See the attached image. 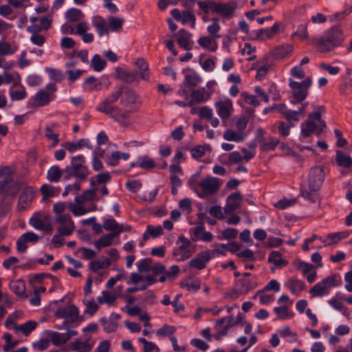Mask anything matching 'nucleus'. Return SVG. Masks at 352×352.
Returning a JSON list of instances; mask_svg holds the SVG:
<instances>
[{
  "label": "nucleus",
  "instance_id": "50",
  "mask_svg": "<svg viewBox=\"0 0 352 352\" xmlns=\"http://www.w3.org/2000/svg\"><path fill=\"white\" fill-rule=\"evenodd\" d=\"M62 170L58 165L51 166L47 173V178L51 182H58L62 176Z\"/></svg>",
  "mask_w": 352,
  "mask_h": 352
},
{
  "label": "nucleus",
  "instance_id": "62",
  "mask_svg": "<svg viewBox=\"0 0 352 352\" xmlns=\"http://www.w3.org/2000/svg\"><path fill=\"white\" fill-rule=\"evenodd\" d=\"M10 287V289L18 296H22L25 292V283L21 280L11 281Z\"/></svg>",
  "mask_w": 352,
  "mask_h": 352
},
{
  "label": "nucleus",
  "instance_id": "5",
  "mask_svg": "<svg viewBox=\"0 0 352 352\" xmlns=\"http://www.w3.org/2000/svg\"><path fill=\"white\" fill-rule=\"evenodd\" d=\"M325 112L323 106L317 107L314 111L309 114V118L300 125L301 135L305 138L309 136L317 129L320 130L325 127V122L321 119V116Z\"/></svg>",
  "mask_w": 352,
  "mask_h": 352
},
{
  "label": "nucleus",
  "instance_id": "57",
  "mask_svg": "<svg viewBox=\"0 0 352 352\" xmlns=\"http://www.w3.org/2000/svg\"><path fill=\"white\" fill-rule=\"evenodd\" d=\"M73 221H60L58 227V233L60 236H69L74 230Z\"/></svg>",
  "mask_w": 352,
  "mask_h": 352
},
{
  "label": "nucleus",
  "instance_id": "14",
  "mask_svg": "<svg viewBox=\"0 0 352 352\" xmlns=\"http://www.w3.org/2000/svg\"><path fill=\"white\" fill-rule=\"evenodd\" d=\"M177 243H181V244L174 250L173 255L177 257L179 261H185L190 258L192 254L190 249L192 245L190 241L183 236H180L178 238Z\"/></svg>",
  "mask_w": 352,
  "mask_h": 352
},
{
  "label": "nucleus",
  "instance_id": "9",
  "mask_svg": "<svg viewBox=\"0 0 352 352\" xmlns=\"http://www.w3.org/2000/svg\"><path fill=\"white\" fill-rule=\"evenodd\" d=\"M71 169L73 175L80 180L85 179L90 173L82 155H77L72 157Z\"/></svg>",
  "mask_w": 352,
  "mask_h": 352
},
{
  "label": "nucleus",
  "instance_id": "21",
  "mask_svg": "<svg viewBox=\"0 0 352 352\" xmlns=\"http://www.w3.org/2000/svg\"><path fill=\"white\" fill-rule=\"evenodd\" d=\"M170 14L177 21L181 22L183 25L192 23V25H195V16L190 11L183 10L180 12L179 9L174 8L170 11Z\"/></svg>",
  "mask_w": 352,
  "mask_h": 352
},
{
  "label": "nucleus",
  "instance_id": "37",
  "mask_svg": "<svg viewBox=\"0 0 352 352\" xmlns=\"http://www.w3.org/2000/svg\"><path fill=\"white\" fill-rule=\"evenodd\" d=\"M246 136L247 134L244 131H234L232 129L225 131L223 135L224 140L235 142H243L245 139Z\"/></svg>",
  "mask_w": 352,
  "mask_h": 352
},
{
  "label": "nucleus",
  "instance_id": "52",
  "mask_svg": "<svg viewBox=\"0 0 352 352\" xmlns=\"http://www.w3.org/2000/svg\"><path fill=\"white\" fill-rule=\"evenodd\" d=\"M118 298V296L111 294L109 291H103L102 295L98 297L99 304H107L108 305H113Z\"/></svg>",
  "mask_w": 352,
  "mask_h": 352
},
{
  "label": "nucleus",
  "instance_id": "12",
  "mask_svg": "<svg viewBox=\"0 0 352 352\" xmlns=\"http://www.w3.org/2000/svg\"><path fill=\"white\" fill-rule=\"evenodd\" d=\"M54 316L58 318H64L65 319V322H63V324L57 327L58 329H64L66 323H73L76 322L78 318V310L77 307L74 305H68L63 308H58Z\"/></svg>",
  "mask_w": 352,
  "mask_h": 352
},
{
  "label": "nucleus",
  "instance_id": "38",
  "mask_svg": "<svg viewBox=\"0 0 352 352\" xmlns=\"http://www.w3.org/2000/svg\"><path fill=\"white\" fill-rule=\"evenodd\" d=\"M94 346V343L90 340L86 341L77 340L71 344V349L73 351L78 352H89Z\"/></svg>",
  "mask_w": 352,
  "mask_h": 352
},
{
  "label": "nucleus",
  "instance_id": "58",
  "mask_svg": "<svg viewBox=\"0 0 352 352\" xmlns=\"http://www.w3.org/2000/svg\"><path fill=\"white\" fill-rule=\"evenodd\" d=\"M48 336L52 342L56 346L65 344L68 341V337L65 333L50 331Z\"/></svg>",
  "mask_w": 352,
  "mask_h": 352
},
{
  "label": "nucleus",
  "instance_id": "7",
  "mask_svg": "<svg viewBox=\"0 0 352 352\" xmlns=\"http://www.w3.org/2000/svg\"><path fill=\"white\" fill-rule=\"evenodd\" d=\"M20 188V184L12 180L11 168L8 166L0 167V193L5 191L8 195L14 196Z\"/></svg>",
  "mask_w": 352,
  "mask_h": 352
},
{
  "label": "nucleus",
  "instance_id": "33",
  "mask_svg": "<svg viewBox=\"0 0 352 352\" xmlns=\"http://www.w3.org/2000/svg\"><path fill=\"white\" fill-rule=\"evenodd\" d=\"M78 199H81L88 206L94 205L92 202L100 200V197L97 195V191L94 187L86 190L81 195H77Z\"/></svg>",
  "mask_w": 352,
  "mask_h": 352
},
{
  "label": "nucleus",
  "instance_id": "35",
  "mask_svg": "<svg viewBox=\"0 0 352 352\" xmlns=\"http://www.w3.org/2000/svg\"><path fill=\"white\" fill-rule=\"evenodd\" d=\"M285 286L289 288L292 294L297 295L305 289V283L302 280L295 278H289L286 282Z\"/></svg>",
  "mask_w": 352,
  "mask_h": 352
},
{
  "label": "nucleus",
  "instance_id": "30",
  "mask_svg": "<svg viewBox=\"0 0 352 352\" xmlns=\"http://www.w3.org/2000/svg\"><path fill=\"white\" fill-rule=\"evenodd\" d=\"M236 285L238 288V293L243 295L256 288L257 283L252 279L241 278L238 280Z\"/></svg>",
  "mask_w": 352,
  "mask_h": 352
},
{
  "label": "nucleus",
  "instance_id": "64",
  "mask_svg": "<svg viewBox=\"0 0 352 352\" xmlns=\"http://www.w3.org/2000/svg\"><path fill=\"white\" fill-rule=\"evenodd\" d=\"M138 341L143 344L144 352H160V348L155 343L148 341L144 338H140Z\"/></svg>",
  "mask_w": 352,
  "mask_h": 352
},
{
  "label": "nucleus",
  "instance_id": "39",
  "mask_svg": "<svg viewBox=\"0 0 352 352\" xmlns=\"http://www.w3.org/2000/svg\"><path fill=\"white\" fill-rule=\"evenodd\" d=\"M267 261L274 263L275 267H283L288 264V261L282 258L281 254L278 251H272L267 258Z\"/></svg>",
  "mask_w": 352,
  "mask_h": 352
},
{
  "label": "nucleus",
  "instance_id": "19",
  "mask_svg": "<svg viewBox=\"0 0 352 352\" xmlns=\"http://www.w3.org/2000/svg\"><path fill=\"white\" fill-rule=\"evenodd\" d=\"M36 190L31 186L25 187L20 195L18 201V209L25 210L30 207L35 195Z\"/></svg>",
  "mask_w": 352,
  "mask_h": 352
},
{
  "label": "nucleus",
  "instance_id": "24",
  "mask_svg": "<svg viewBox=\"0 0 352 352\" xmlns=\"http://www.w3.org/2000/svg\"><path fill=\"white\" fill-rule=\"evenodd\" d=\"M59 124L58 123H52L45 127V135L52 142L50 146V148L55 147L59 143V133L57 130Z\"/></svg>",
  "mask_w": 352,
  "mask_h": 352
},
{
  "label": "nucleus",
  "instance_id": "53",
  "mask_svg": "<svg viewBox=\"0 0 352 352\" xmlns=\"http://www.w3.org/2000/svg\"><path fill=\"white\" fill-rule=\"evenodd\" d=\"M163 233V228L162 226H158L154 227L151 225L147 226L146 231L143 235V241L148 240L151 236L156 238L162 235Z\"/></svg>",
  "mask_w": 352,
  "mask_h": 352
},
{
  "label": "nucleus",
  "instance_id": "18",
  "mask_svg": "<svg viewBox=\"0 0 352 352\" xmlns=\"http://www.w3.org/2000/svg\"><path fill=\"white\" fill-rule=\"evenodd\" d=\"M236 8V3L235 1H230L227 3H217L216 14L220 16L223 19H231L234 15Z\"/></svg>",
  "mask_w": 352,
  "mask_h": 352
},
{
  "label": "nucleus",
  "instance_id": "6",
  "mask_svg": "<svg viewBox=\"0 0 352 352\" xmlns=\"http://www.w3.org/2000/svg\"><path fill=\"white\" fill-rule=\"evenodd\" d=\"M311 84L312 80L309 76L306 77L301 82H297L293 78H289L288 85L294 98L291 102L295 104L296 102L304 101L308 96V91Z\"/></svg>",
  "mask_w": 352,
  "mask_h": 352
},
{
  "label": "nucleus",
  "instance_id": "26",
  "mask_svg": "<svg viewBox=\"0 0 352 352\" xmlns=\"http://www.w3.org/2000/svg\"><path fill=\"white\" fill-rule=\"evenodd\" d=\"M169 171L171 184L175 186H182L181 177L184 175V172L181 166L179 164H171L169 166Z\"/></svg>",
  "mask_w": 352,
  "mask_h": 352
},
{
  "label": "nucleus",
  "instance_id": "31",
  "mask_svg": "<svg viewBox=\"0 0 352 352\" xmlns=\"http://www.w3.org/2000/svg\"><path fill=\"white\" fill-rule=\"evenodd\" d=\"M190 100L191 102H193V105L196 103L206 102L210 99L209 94H206V88L204 87H200L192 90L190 93Z\"/></svg>",
  "mask_w": 352,
  "mask_h": 352
},
{
  "label": "nucleus",
  "instance_id": "27",
  "mask_svg": "<svg viewBox=\"0 0 352 352\" xmlns=\"http://www.w3.org/2000/svg\"><path fill=\"white\" fill-rule=\"evenodd\" d=\"M177 43L180 47L186 50H190L192 48V41L191 40L192 34L185 30H179L176 34Z\"/></svg>",
  "mask_w": 352,
  "mask_h": 352
},
{
  "label": "nucleus",
  "instance_id": "43",
  "mask_svg": "<svg viewBox=\"0 0 352 352\" xmlns=\"http://www.w3.org/2000/svg\"><path fill=\"white\" fill-rule=\"evenodd\" d=\"M90 66L94 72H101L106 67L107 63L99 54H96L91 60Z\"/></svg>",
  "mask_w": 352,
  "mask_h": 352
},
{
  "label": "nucleus",
  "instance_id": "61",
  "mask_svg": "<svg viewBox=\"0 0 352 352\" xmlns=\"http://www.w3.org/2000/svg\"><path fill=\"white\" fill-rule=\"evenodd\" d=\"M111 178V176L109 173H100L96 175L95 179L94 177L90 179V185L91 187H94L96 184H105L109 182Z\"/></svg>",
  "mask_w": 352,
  "mask_h": 352
},
{
  "label": "nucleus",
  "instance_id": "1",
  "mask_svg": "<svg viewBox=\"0 0 352 352\" xmlns=\"http://www.w3.org/2000/svg\"><path fill=\"white\" fill-rule=\"evenodd\" d=\"M199 173L190 176L188 180L190 188L201 199H205L215 194L221 185V179L212 176H207L199 179Z\"/></svg>",
  "mask_w": 352,
  "mask_h": 352
},
{
  "label": "nucleus",
  "instance_id": "60",
  "mask_svg": "<svg viewBox=\"0 0 352 352\" xmlns=\"http://www.w3.org/2000/svg\"><path fill=\"white\" fill-rule=\"evenodd\" d=\"M285 116L291 126H294L298 120L302 118L300 116V111L297 110H287L285 111Z\"/></svg>",
  "mask_w": 352,
  "mask_h": 352
},
{
  "label": "nucleus",
  "instance_id": "29",
  "mask_svg": "<svg viewBox=\"0 0 352 352\" xmlns=\"http://www.w3.org/2000/svg\"><path fill=\"white\" fill-rule=\"evenodd\" d=\"M132 166H138L143 170H151L156 167V164L153 158L148 155H140L137 161L131 164Z\"/></svg>",
  "mask_w": 352,
  "mask_h": 352
},
{
  "label": "nucleus",
  "instance_id": "25",
  "mask_svg": "<svg viewBox=\"0 0 352 352\" xmlns=\"http://www.w3.org/2000/svg\"><path fill=\"white\" fill-rule=\"evenodd\" d=\"M217 38L211 36H201L197 40V43L204 50L214 52L219 47Z\"/></svg>",
  "mask_w": 352,
  "mask_h": 352
},
{
  "label": "nucleus",
  "instance_id": "17",
  "mask_svg": "<svg viewBox=\"0 0 352 352\" xmlns=\"http://www.w3.org/2000/svg\"><path fill=\"white\" fill-rule=\"evenodd\" d=\"M216 250H207L199 253L190 263L189 266L197 270H203L206 267V263L214 256Z\"/></svg>",
  "mask_w": 352,
  "mask_h": 352
},
{
  "label": "nucleus",
  "instance_id": "8",
  "mask_svg": "<svg viewBox=\"0 0 352 352\" xmlns=\"http://www.w3.org/2000/svg\"><path fill=\"white\" fill-rule=\"evenodd\" d=\"M57 86L55 83H47L43 89H40L33 96L34 103L37 106L43 107L54 100L56 98Z\"/></svg>",
  "mask_w": 352,
  "mask_h": 352
},
{
  "label": "nucleus",
  "instance_id": "46",
  "mask_svg": "<svg viewBox=\"0 0 352 352\" xmlns=\"http://www.w3.org/2000/svg\"><path fill=\"white\" fill-rule=\"evenodd\" d=\"M45 71L47 73L50 79L52 81L61 82L65 79V75L60 69L52 67H45Z\"/></svg>",
  "mask_w": 352,
  "mask_h": 352
},
{
  "label": "nucleus",
  "instance_id": "11",
  "mask_svg": "<svg viewBox=\"0 0 352 352\" xmlns=\"http://www.w3.org/2000/svg\"><path fill=\"white\" fill-rule=\"evenodd\" d=\"M336 276H329L321 282L316 283L310 290L309 293L313 297L327 295L331 287L336 286Z\"/></svg>",
  "mask_w": 352,
  "mask_h": 352
},
{
  "label": "nucleus",
  "instance_id": "40",
  "mask_svg": "<svg viewBox=\"0 0 352 352\" xmlns=\"http://www.w3.org/2000/svg\"><path fill=\"white\" fill-rule=\"evenodd\" d=\"M135 65L139 70L138 75L141 80H148L149 78V69L148 66L144 59L140 58L135 61Z\"/></svg>",
  "mask_w": 352,
  "mask_h": 352
},
{
  "label": "nucleus",
  "instance_id": "28",
  "mask_svg": "<svg viewBox=\"0 0 352 352\" xmlns=\"http://www.w3.org/2000/svg\"><path fill=\"white\" fill-rule=\"evenodd\" d=\"M281 24L274 23L270 28L259 29L256 32V36L261 40H267L273 38L278 32Z\"/></svg>",
  "mask_w": 352,
  "mask_h": 352
},
{
  "label": "nucleus",
  "instance_id": "51",
  "mask_svg": "<svg viewBox=\"0 0 352 352\" xmlns=\"http://www.w3.org/2000/svg\"><path fill=\"white\" fill-rule=\"evenodd\" d=\"M336 162L340 166L348 168L352 164V159L341 151H336Z\"/></svg>",
  "mask_w": 352,
  "mask_h": 352
},
{
  "label": "nucleus",
  "instance_id": "59",
  "mask_svg": "<svg viewBox=\"0 0 352 352\" xmlns=\"http://www.w3.org/2000/svg\"><path fill=\"white\" fill-rule=\"evenodd\" d=\"M9 94L12 100H21L27 96V93L24 87H21L17 89H14L11 87L9 90Z\"/></svg>",
  "mask_w": 352,
  "mask_h": 352
},
{
  "label": "nucleus",
  "instance_id": "23",
  "mask_svg": "<svg viewBox=\"0 0 352 352\" xmlns=\"http://www.w3.org/2000/svg\"><path fill=\"white\" fill-rule=\"evenodd\" d=\"M242 201V196L239 192L230 194L226 199V204L224 207L226 213H232L236 210Z\"/></svg>",
  "mask_w": 352,
  "mask_h": 352
},
{
  "label": "nucleus",
  "instance_id": "3",
  "mask_svg": "<svg viewBox=\"0 0 352 352\" xmlns=\"http://www.w3.org/2000/svg\"><path fill=\"white\" fill-rule=\"evenodd\" d=\"M343 40L342 28L340 26H333L325 31L318 38L317 47L322 52H329L340 46Z\"/></svg>",
  "mask_w": 352,
  "mask_h": 352
},
{
  "label": "nucleus",
  "instance_id": "20",
  "mask_svg": "<svg viewBox=\"0 0 352 352\" xmlns=\"http://www.w3.org/2000/svg\"><path fill=\"white\" fill-rule=\"evenodd\" d=\"M91 24L95 28L99 37L108 36L109 25L104 18L100 15H94L91 19Z\"/></svg>",
  "mask_w": 352,
  "mask_h": 352
},
{
  "label": "nucleus",
  "instance_id": "15",
  "mask_svg": "<svg viewBox=\"0 0 352 352\" xmlns=\"http://www.w3.org/2000/svg\"><path fill=\"white\" fill-rule=\"evenodd\" d=\"M68 208L74 216L77 217L96 210V207L95 205L88 206L81 199H78V197L76 196L74 201L69 204Z\"/></svg>",
  "mask_w": 352,
  "mask_h": 352
},
{
  "label": "nucleus",
  "instance_id": "16",
  "mask_svg": "<svg viewBox=\"0 0 352 352\" xmlns=\"http://www.w3.org/2000/svg\"><path fill=\"white\" fill-rule=\"evenodd\" d=\"M85 89L89 91H98L102 88H108L109 81L105 76H102L97 78L94 76H89L87 78L85 82Z\"/></svg>",
  "mask_w": 352,
  "mask_h": 352
},
{
  "label": "nucleus",
  "instance_id": "56",
  "mask_svg": "<svg viewBox=\"0 0 352 352\" xmlns=\"http://www.w3.org/2000/svg\"><path fill=\"white\" fill-rule=\"evenodd\" d=\"M100 321L104 331L108 333L116 331L118 328V322L115 320L103 317L100 318Z\"/></svg>",
  "mask_w": 352,
  "mask_h": 352
},
{
  "label": "nucleus",
  "instance_id": "44",
  "mask_svg": "<svg viewBox=\"0 0 352 352\" xmlns=\"http://www.w3.org/2000/svg\"><path fill=\"white\" fill-rule=\"evenodd\" d=\"M294 51V47L291 44H285L277 47L274 50V56L277 58H285L289 56Z\"/></svg>",
  "mask_w": 352,
  "mask_h": 352
},
{
  "label": "nucleus",
  "instance_id": "55",
  "mask_svg": "<svg viewBox=\"0 0 352 352\" xmlns=\"http://www.w3.org/2000/svg\"><path fill=\"white\" fill-rule=\"evenodd\" d=\"M124 19L120 17L111 16L109 18V32H119L122 27Z\"/></svg>",
  "mask_w": 352,
  "mask_h": 352
},
{
  "label": "nucleus",
  "instance_id": "42",
  "mask_svg": "<svg viewBox=\"0 0 352 352\" xmlns=\"http://www.w3.org/2000/svg\"><path fill=\"white\" fill-rule=\"evenodd\" d=\"M18 50L14 44H11L3 40L0 41V56H6L14 54Z\"/></svg>",
  "mask_w": 352,
  "mask_h": 352
},
{
  "label": "nucleus",
  "instance_id": "63",
  "mask_svg": "<svg viewBox=\"0 0 352 352\" xmlns=\"http://www.w3.org/2000/svg\"><path fill=\"white\" fill-rule=\"evenodd\" d=\"M179 208L184 215H188L192 212V201L188 198H184L179 201Z\"/></svg>",
  "mask_w": 352,
  "mask_h": 352
},
{
  "label": "nucleus",
  "instance_id": "45",
  "mask_svg": "<svg viewBox=\"0 0 352 352\" xmlns=\"http://www.w3.org/2000/svg\"><path fill=\"white\" fill-rule=\"evenodd\" d=\"M37 326V322L32 320H29L21 325H16L14 331L16 332L21 331L25 336H28L32 331H33Z\"/></svg>",
  "mask_w": 352,
  "mask_h": 352
},
{
  "label": "nucleus",
  "instance_id": "32",
  "mask_svg": "<svg viewBox=\"0 0 352 352\" xmlns=\"http://www.w3.org/2000/svg\"><path fill=\"white\" fill-rule=\"evenodd\" d=\"M203 82L202 78L194 70L188 69L184 74V85L195 87Z\"/></svg>",
  "mask_w": 352,
  "mask_h": 352
},
{
  "label": "nucleus",
  "instance_id": "13",
  "mask_svg": "<svg viewBox=\"0 0 352 352\" xmlns=\"http://www.w3.org/2000/svg\"><path fill=\"white\" fill-rule=\"evenodd\" d=\"M214 106L217 115L222 119H228L234 111L233 102L227 96H222L217 100Z\"/></svg>",
  "mask_w": 352,
  "mask_h": 352
},
{
  "label": "nucleus",
  "instance_id": "47",
  "mask_svg": "<svg viewBox=\"0 0 352 352\" xmlns=\"http://www.w3.org/2000/svg\"><path fill=\"white\" fill-rule=\"evenodd\" d=\"M103 228L111 231L110 234L116 236L123 232V225L118 223L117 221H104Z\"/></svg>",
  "mask_w": 352,
  "mask_h": 352
},
{
  "label": "nucleus",
  "instance_id": "10",
  "mask_svg": "<svg viewBox=\"0 0 352 352\" xmlns=\"http://www.w3.org/2000/svg\"><path fill=\"white\" fill-rule=\"evenodd\" d=\"M120 103L122 107L129 108V109L123 110V111H129L130 116L132 117L131 113L139 109L141 105V100L135 91L127 89L124 92L122 91Z\"/></svg>",
  "mask_w": 352,
  "mask_h": 352
},
{
  "label": "nucleus",
  "instance_id": "22",
  "mask_svg": "<svg viewBox=\"0 0 352 352\" xmlns=\"http://www.w3.org/2000/svg\"><path fill=\"white\" fill-rule=\"evenodd\" d=\"M190 233L192 234L191 239L194 241L200 240L205 242H210L213 239L212 234L210 232L205 231L203 225L190 229Z\"/></svg>",
  "mask_w": 352,
  "mask_h": 352
},
{
  "label": "nucleus",
  "instance_id": "2",
  "mask_svg": "<svg viewBox=\"0 0 352 352\" xmlns=\"http://www.w3.org/2000/svg\"><path fill=\"white\" fill-rule=\"evenodd\" d=\"M96 110L112 118L122 128H129L133 124V119L129 111H123L120 107L112 104L106 98L98 103Z\"/></svg>",
  "mask_w": 352,
  "mask_h": 352
},
{
  "label": "nucleus",
  "instance_id": "49",
  "mask_svg": "<svg viewBox=\"0 0 352 352\" xmlns=\"http://www.w3.org/2000/svg\"><path fill=\"white\" fill-rule=\"evenodd\" d=\"M206 29L209 36H213L217 39L221 37L219 34L221 25L218 18H213L211 21V23L207 26Z\"/></svg>",
  "mask_w": 352,
  "mask_h": 352
},
{
  "label": "nucleus",
  "instance_id": "48",
  "mask_svg": "<svg viewBox=\"0 0 352 352\" xmlns=\"http://www.w3.org/2000/svg\"><path fill=\"white\" fill-rule=\"evenodd\" d=\"M40 190L43 196V199L54 197L58 195L60 193V188L54 187L51 184H43L41 186Z\"/></svg>",
  "mask_w": 352,
  "mask_h": 352
},
{
  "label": "nucleus",
  "instance_id": "36",
  "mask_svg": "<svg viewBox=\"0 0 352 352\" xmlns=\"http://www.w3.org/2000/svg\"><path fill=\"white\" fill-rule=\"evenodd\" d=\"M40 24H31L28 27V32H40L42 30H48L52 23L50 16L46 15L40 18Z\"/></svg>",
  "mask_w": 352,
  "mask_h": 352
},
{
  "label": "nucleus",
  "instance_id": "4",
  "mask_svg": "<svg viewBox=\"0 0 352 352\" xmlns=\"http://www.w3.org/2000/svg\"><path fill=\"white\" fill-rule=\"evenodd\" d=\"M325 178V173L321 166H315L310 170L308 177V188L309 191H305L302 196L311 202H316L318 199L316 192L320 189Z\"/></svg>",
  "mask_w": 352,
  "mask_h": 352
},
{
  "label": "nucleus",
  "instance_id": "34",
  "mask_svg": "<svg viewBox=\"0 0 352 352\" xmlns=\"http://www.w3.org/2000/svg\"><path fill=\"white\" fill-rule=\"evenodd\" d=\"M64 17L67 22L75 23L80 21L85 17V14L80 10L72 8L65 12Z\"/></svg>",
  "mask_w": 352,
  "mask_h": 352
},
{
  "label": "nucleus",
  "instance_id": "41",
  "mask_svg": "<svg viewBox=\"0 0 352 352\" xmlns=\"http://www.w3.org/2000/svg\"><path fill=\"white\" fill-rule=\"evenodd\" d=\"M217 3V2L213 0H206L197 2L199 8L206 14L210 12L216 13Z\"/></svg>",
  "mask_w": 352,
  "mask_h": 352
},
{
  "label": "nucleus",
  "instance_id": "54",
  "mask_svg": "<svg viewBox=\"0 0 352 352\" xmlns=\"http://www.w3.org/2000/svg\"><path fill=\"white\" fill-rule=\"evenodd\" d=\"M116 75L118 78H122L124 80L129 82L140 80L138 74L133 71H124L120 76V69L116 71Z\"/></svg>",
  "mask_w": 352,
  "mask_h": 352
}]
</instances>
